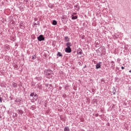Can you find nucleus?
I'll list each match as a JSON object with an SVG mask.
<instances>
[{"mask_svg":"<svg viewBox=\"0 0 131 131\" xmlns=\"http://www.w3.org/2000/svg\"><path fill=\"white\" fill-rule=\"evenodd\" d=\"M44 74L47 76V78H52L53 75H54V73L51 70H46L44 72Z\"/></svg>","mask_w":131,"mask_h":131,"instance_id":"obj_1","label":"nucleus"},{"mask_svg":"<svg viewBox=\"0 0 131 131\" xmlns=\"http://www.w3.org/2000/svg\"><path fill=\"white\" fill-rule=\"evenodd\" d=\"M37 39L39 41H41V40H45V37H43V36H42V35H40L39 37H37Z\"/></svg>","mask_w":131,"mask_h":131,"instance_id":"obj_2","label":"nucleus"},{"mask_svg":"<svg viewBox=\"0 0 131 131\" xmlns=\"http://www.w3.org/2000/svg\"><path fill=\"white\" fill-rule=\"evenodd\" d=\"M102 63V62H99L98 63L96 64V68L97 69H99V68H101V64Z\"/></svg>","mask_w":131,"mask_h":131,"instance_id":"obj_3","label":"nucleus"},{"mask_svg":"<svg viewBox=\"0 0 131 131\" xmlns=\"http://www.w3.org/2000/svg\"><path fill=\"white\" fill-rule=\"evenodd\" d=\"M65 51L66 53H71L72 52L71 48H70V47H67L66 48Z\"/></svg>","mask_w":131,"mask_h":131,"instance_id":"obj_4","label":"nucleus"},{"mask_svg":"<svg viewBox=\"0 0 131 131\" xmlns=\"http://www.w3.org/2000/svg\"><path fill=\"white\" fill-rule=\"evenodd\" d=\"M30 96L33 97V98H34V97H37V94L32 93H31Z\"/></svg>","mask_w":131,"mask_h":131,"instance_id":"obj_5","label":"nucleus"},{"mask_svg":"<svg viewBox=\"0 0 131 131\" xmlns=\"http://www.w3.org/2000/svg\"><path fill=\"white\" fill-rule=\"evenodd\" d=\"M66 46H67V47H68V48H70L71 47V43H70V42H67V43H66Z\"/></svg>","mask_w":131,"mask_h":131,"instance_id":"obj_6","label":"nucleus"},{"mask_svg":"<svg viewBox=\"0 0 131 131\" xmlns=\"http://www.w3.org/2000/svg\"><path fill=\"white\" fill-rule=\"evenodd\" d=\"M64 131H70V129H69L68 127H66L64 129Z\"/></svg>","mask_w":131,"mask_h":131,"instance_id":"obj_7","label":"nucleus"},{"mask_svg":"<svg viewBox=\"0 0 131 131\" xmlns=\"http://www.w3.org/2000/svg\"><path fill=\"white\" fill-rule=\"evenodd\" d=\"M18 113H19V114H23V111L21 110H19L18 111Z\"/></svg>","mask_w":131,"mask_h":131,"instance_id":"obj_8","label":"nucleus"},{"mask_svg":"<svg viewBox=\"0 0 131 131\" xmlns=\"http://www.w3.org/2000/svg\"><path fill=\"white\" fill-rule=\"evenodd\" d=\"M64 40H65V41H69V40H70L69 37H66L64 38Z\"/></svg>","mask_w":131,"mask_h":131,"instance_id":"obj_9","label":"nucleus"},{"mask_svg":"<svg viewBox=\"0 0 131 131\" xmlns=\"http://www.w3.org/2000/svg\"><path fill=\"white\" fill-rule=\"evenodd\" d=\"M52 24H53V25H57V21L53 20V23H52Z\"/></svg>","mask_w":131,"mask_h":131,"instance_id":"obj_10","label":"nucleus"},{"mask_svg":"<svg viewBox=\"0 0 131 131\" xmlns=\"http://www.w3.org/2000/svg\"><path fill=\"white\" fill-rule=\"evenodd\" d=\"M12 85H13V88H17V84L15 82H13L12 83Z\"/></svg>","mask_w":131,"mask_h":131,"instance_id":"obj_11","label":"nucleus"},{"mask_svg":"<svg viewBox=\"0 0 131 131\" xmlns=\"http://www.w3.org/2000/svg\"><path fill=\"white\" fill-rule=\"evenodd\" d=\"M72 19L73 20H75V19H77V16H73L72 17Z\"/></svg>","mask_w":131,"mask_h":131,"instance_id":"obj_12","label":"nucleus"},{"mask_svg":"<svg viewBox=\"0 0 131 131\" xmlns=\"http://www.w3.org/2000/svg\"><path fill=\"white\" fill-rule=\"evenodd\" d=\"M31 109L32 110H34V109H36V106H35V105H33L31 106Z\"/></svg>","mask_w":131,"mask_h":131,"instance_id":"obj_13","label":"nucleus"},{"mask_svg":"<svg viewBox=\"0 0 131 131\" xmlns=\"http://www.w3.org/2000/svg\"><path fill=\"white\" fill-rule=\"evenodd\" d=\"M57 56H58V57H62V54H61V53H60V52H58L57 53Z\"/></svg>","mask_w":131,"mask_h":131,"instance_id":"obj_14","label":"nucleus"},{"mask_svg":"<svg viewBox=\"0 0 131 131\" xmlns=\"http://www.w3.org/2000/svg\"><path fill=\"white\" fill-rule=\"evenodd\" d=\"M5 49H7V50H8V49H9V46H8V45L5 46Z\"/></svg>","mask_w":131,"mask_h":131,"instance_id":"obj_15","label":"nucleus"},{"mask_svg":"<svg viewBox=\"0 0 131 131\" xmlns=\"http://www.w3.org/2000/svg\"><path fill=\"white\" fill-rule=\"evenodd\" d=\"M78 54H79V55H81V54H82V51H79V52H78Z\"/></svg>","mask_w":131,"mask_h":131,"instance_id":"obj_16","label":"nucleus"},{"mask_svg":"<svg viewBox=\"0 0 131 131\" xmlns=\"http://www.w3.org/2000/svg\"><path fill=\"white\" fill-rule=\"evenodd\" d=\"M0 102L2 103L3 102V98L2 97H0Z\"/></svg>","mask_w":131,"mask_h":131,"instance_id":"obj_17","label":"nucleus"},{"mask_svg":"<svg viewBox=\"0 0 131 131\" xmlns=\"http://www.w3.org/2000/svg\"><path fill=\"white\" fill-rule=\"evenodd\" d=\"M36 100H37V98H34L33 101L34 102L35 101H36Z\"/></svg>","mask_w":131,"mask_h":131,"instance_id":"obj_18","label":"nucleus"},{"mask_svg":"<svg viewBox=\"0 0 131 131\" xmlns=\"http://www.w3.org/2000/svg\"><path fill=\"white\" fill-rule=\"evenodd\" d=\"M121 69H122V70L124 69V67H121Z\"/></svg>","mask_w":131,"mask_h":131,"instance_id":"obj_19","label":"nucleus"},{"mask_svg":"<svg viewBox=\"0 0 131 131\" xmlns=\"http://www.w3.org/2000/svg\"><path fill=\"white\" fill-rule=\"evenodd\" d=\"M111 63H112V64H114V62L113 61H111Z\"/></svg>","mask_w":131,"mask_h":131,"instance_id":"obj_20","label":"nucleus"},{"mask_svg":"<svg viewBox=\"0 0 131 131\" xmlns=\"http://www.w3.org/2000/svg\"><path fill=\"white\" fill-rule=\"evenodd\" d=\"M76 13H73V15H76Z\"/></svg>","mask_w":131,"mask_h":131,"instance_id":"obj_21","label":"nucleus"},{"mask_svg":"<svg viewBox=\"0 0 131 131\" xmlns=\"http://www.w3.org/2000/svg\"><path fill=\"white\" fill-rule=\"evenodd\" d=\"M32 59H35L34 56L32 57Z\"/></svg>","mask_w":131,"mask_h":131,"instance_id":"obj_22","label":"nucleus"},{"mask_svg":"<svg viewBox=\"0 0 131 131\" xmlns=\"http://www.w3.org/2000/svg\"><path fill=\"white\" fill-rule=\"evenodd\" d=\"M129 72L130 73H131V70H130V71H129Z\"/></svg>","mask_w":131,"mask_h":131,"instance_id":"obj_23","label":"nucleus"},{"mask_svg":"<svg viewBox=\"0 0 131 131\" xmlns=\"http://www.w3.org/2000/svg\"><path fill=\"white\" fill-rule=\"evenodd\" d=\"M78 10H79V7H78Z\"/></svg>","mask_w":131,"mask_h":131,"instance_id":"obj_24","label":"nucleus"}]
</instances>
